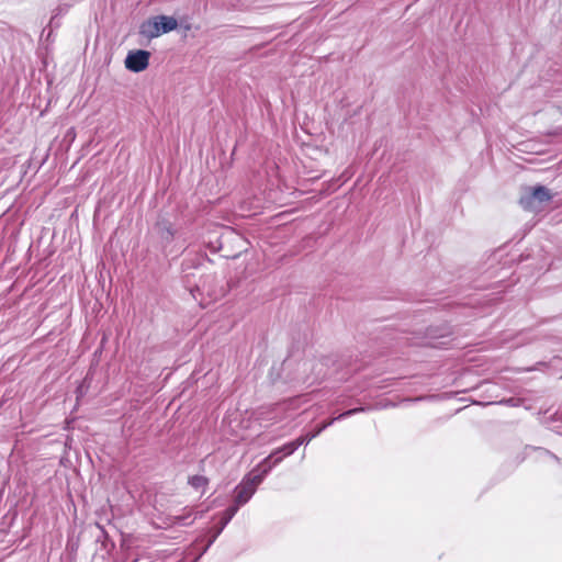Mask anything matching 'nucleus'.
I'll use <instances>...</instances> for the list:
<instances>
[{
	"mask_svg": "<svg viewBox=\"0 0 562 562\" xmlns=\"http://www.w3.org/2000/svg\"><path fill=\"white\" fill-rule=\"evenodd\" d=\"M150 53L144 49L132 50L125 58V67L133 72H140L149 65Z\"/></svg>",
	"mask_w": 562,
	"mask_h": 562,
	"instance_id": "obj_4",
	"label": "nucleus"
},
{
	"mask_svg": "<svg viewBox=\"0 0 562 562\" xmlns=\"http://www.w3.org/2000/svg\"><path fill=\"white\" fill-rule=\"evenodd\" d=\"M520 401H521L520 398L509 397V398L501 401L499 404H504V405L514 407V406H518Z\"/></svg>",
	"mask_w": 562,
	"mask_h": 562,
	"instance_id": "obj_13",
	"label": "nucleus"
},
{
	"mask_svg": "<svg viewBox=\"0 0 562 562\" xmlns=\"http://www.w3.org/2000/svg\"><path fill=\"white\" fill-rule=\"evenodd\" d=\"M366 409H367L366 407H356V408L345 411L341 414H339L337 417L330 418V419L322 423L313 431H311L306 435L300 436V438L305 439L304 445H307V443H310L311 440H313L318 435H321L327 427L331 426L335 422L342 420V419L348 418L352 415H356L360 412H364Z\"/></svg>",
	"mask_w": 562,
	"mask_h": 562,
	"instance_id": "obj_3",
	"label": "nucleus"
},
{
	"mask_svg": "<svg viewBox=\"0 0 562 562\" xmlns=\"http://www.w3.org/2000/svg\"><path fill=\"white\" fill-rule=\"evenodd\" d=\"M552 194L544 186L527 187L519 198V204L524 210L537 211L543 203L551 201Z\"/></svg>",
	"mask_w": 562,
	"mask_h": 562,
	"instance_id": "obj_2",
	"label": "nucleus"
},
{
	"mask_svg": "<svg viewBox=\"0 0 562 562\" xmlns=\"http://www.w3.org/2000/svg\"><path fill=\"white\" fill-rule=\"evenodd\" d=\"M265 476L260 472H251L246 475L243 481L235 487L234 505L232 507H239L247 504L255 494L257 486L262 482Z\"/></svg>",
	"mask_w": 562,
	"mask_h": 562,
	"instance_id": "obj_1",
	"label": "nucleus"
},
{
	"mask_svg": "<svg viewBox=\"0 0 562 562\" xmlns=\"http://www.w3.org/2000/svg\"><path fill=\"white\" fill-rule=\"evenodd\" d=\"M304 440L305 439H301L299 437L295 440L290 441L280 448H277L267 457V462H270L272 458H274L278 453H282L284 457L293 454L295 450L299 449L300 446L304 445Z\"/></svg>",
	"mask_w": 562,
	"mask_h": 562,
	"instance_id": "obj_8",
	"label": "nucleus"
},
{
	"mask_svg": "<svg viewBox=\"0 0 562 562\" xmlns=\"http://www.w3.org/2000/svg\"><path fill=\"white\" fill-rule=\"evenodd\" d=\"M155 231L161 241L167 244L171 243L176 233L172 224L166 218H160L157 221L155 224Z\"/></svg>",
	"mask_w": 562,
	"mask_h": 562,
	"instance_id": "obj_6",
	"label": "nucleus"
},
{
	"mask_svg": "<svg viewBox=\"0 0 562 562\" xmlns=\"http://www.w3.org/2000/svg\"><path fill=\"white\" fill-rule=\"evenodd\" d=\"M237 507H232V506H228L223 513H222V517H221V520H220V524L217 526H215L214 528L211 529L212 531V537L211 539L209 540L205 549H204V552L214 543V541L216 540V538L222 533V531L224 530V528L227 526V524L233 519V517L236 515L237 513Z\"/></svg>",
	"mask_w": 562,
	"mask_h": 562,
	"instance_id": "obj_5",
	"label": "nucleus"
},
{
	"mask_svg": "<svg viewBox=\"0 0 562 562\" xmlns=\"http://www.w3.org/2000/svg\"><path fill=\"white\" fill-rule=\"evenodd\" d=\"M284 456L282 453H278L270 462H267V458H265L254 470V472H260L263 476H266L276 465H278Z\"/></svg>",
	"mask_w": 562,
	"mask_h": 562,
	"instance_id": "obj_9",
	"label": "nucleus"
},
{
	"mask_svg": "<svg viewBox=\"0 0 562 562\" xmlns=\"http://www.w3.org/2000/svg\"><path fill=\"white\" fill-rule=\"evenodd\" d=\"M139 34L148 40L160 36L157 15L144 21L139 26Z\"/></svg>",
	"mask_w": 562,
	"mask_h": 562,
	"instance_id": "obj_7",
	"label": "nucleus"
},
{
	"mask_svg": "<svg viewBox=\"0 0 562 562\" xmlns=\"http://www.w3.org/2000/svg\"><path fill=\"white\" fill-rule=\"evenodd\" d=\"M173 522L178 524V525H181V526H186V525L192 524L193 519H191V513H189L187 515L175 516Z\"/></svg>",
	"mask_w": 562,
	"mask_h": 562,
	"instance_id": "obj_12",
	"label": "nucleus"
},
{
	"mask_svg": "<svg viewBox=\"0 0 562 562\" xmlns=\"http://www.w3.org/2000/svg\"><path fill=\"white\" fill-rule=\"evenodd\" d=\"M188 483L194 490H202V493H204L206 486L209 485V479L203 475H192L189 477Z\"/></svg>",
	"mask_w": 562,
	"mask_h": 562,
	"instance_id": "obj_11",
	"label": "nucleus"
},
{
	"mask_svg": "<svg viewBox=\"0 0 562 562\" xmlns=\"http://www.w3.org/2000/svg\"><path fill=\"white\" fill-rule=\"evenodd\" d=\"M160 34L169 33L178 27V21L173 16L157 15Z\"/></svg>",
	"mask_w": 562,
	"mask_h": 562,
	"instance_id": "obj_10",
	"label": "nucleus"
}]
</instances>
